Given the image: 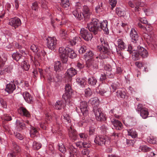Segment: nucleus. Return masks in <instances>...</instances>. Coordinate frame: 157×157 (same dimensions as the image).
<instances>
[{
  "mask_svg": "<svg viewBox=\"0 0 157 157\" xmlns=\"http://www.w3.org/2000/svg\"><path fill=\"white\" fill-rule=\"evenodd\" d=\"M18 113L21 115L27 117H29L30 114L27 110L23 107H20L18 110Z\"/></svg>",
  "mask_w": 157,
  "mask_h": 157,
  "instance_id": "obj_20",
  "label": "nucleus"
},
{
  "mask_svg": "<svg viewBox=\"0 0 157 157\" xmlns=\"http://www.w3.org/2000/svg\"><path fill=\"white\" fill-rule=\"evenodd\" d=\"M45 119L47 121L46 123L44 121H42L40 124V127L44 130H45L46 128L47 124L49 123L52 120V117L49 113H48L46 114Z\"/></svg>",
  "mask_w": 157,
  "mask_h": 157,
  "instance_id": "obj_15",
  "label": "nucleus"
},
{
  "mask_svg": "<svg viewBox=\"0 0 157 157\" xmlns=\"http://www.w3.org/2000/svg\"><path fill=\"white\" fill-rule=\"evenodd\" d=\"M38 71L40 73V78H45V71H43L42 69L40 68H39Z\"/></svg>",
  "mask_w": 157,
  "mask_h": 157,
  "instance_id": "obj_63",
  "label": "nucleus"
},
{
  "mask_svg": "<svg viewBox=\"0 0 157 157\" xmlns=\"http://www.w3.org/2000/svg\"><path fill=\"white\" fill-rule=\"evenodd\" d=\"M90 151L88 149H85L82 151V153L83 155V157H86L89 156Z\"/></svg>",
  "mask_w": 157,
  "mask_h": 157,
  "instance_id": "obj_52",
  "label": "nucleus"
},
{
  "mask_svg": "<svg viewBox=\"0 0 157 157\" xmlns=\"http://www.w3.org/2000/svg\"><path fill=\"white\" fill-rule=\"evenodd\" d=\"M140 115L143 118H146L148 117V115L147 109L146 108L143 109L141 111V112H140Z\"/></svg>",
  "mask_w": 157,
  "mask_h": 157,
  "instance_id": "obj_31",
  "label": "nucleus"
},
{
  "mask_svg": "<svg viewBox=\"0 0 157 157\" xmlns=\"http://www.w3.org/2000/svg\"><path fill=\"white\" fill-rule=\"evenodd\" d=\"M21 66L23 67V69L25 71H28L29 69L30 66L27 60H25L22 62Z\"/></svg>",
  "mask_w": 157,
  "mask_h": 157,
  "instance_id": "obj_37",
  "label": "nucleus"
},
{
  "mask_svg": "<svg viewBox=\"0 0 157 157\" xmlns=\"http://www.w3.org/2000/svg\"><path fill=\"white\" fill-rule=\"evenodd\" d=\"M59 151L63 153H64L66 151V149L64 145L62 143L59 144Z\"/></svg>",
  "mask_w": 157,
  "mask_h": 157,
  "instance_id": "obj_45",
  "label": "nucleus"
},
{
  "mask_svg": "<svg viewBox=\"0 0 157 157\" xmlns=\"http://www.w3.org/2000/svg\"><path fill=\"white\" fill-rule=\"evenodd\" d=\"M84 92L85 96L86 97H90L92 94L91 90L89 88L85 89Z\"/></svg>",
  "mask_w": 157,
  "mask_h": 157,
  "instance_id": "obj_44",
  "label": "nucleus"
},
{
  "mask_svg": "<svg viewBox=\"0 0 157 157\" xmlns=\"http://www.w3.org/2000/svg\"><path fill=\"white\" fill-rule=\"evenodd\" d=\"M20 52L21 53L22 56H25L28 54V52L27 51H26L24 49H21L19 50Z\"/></svg>",
  "mask_w": 157,
  "mask_h": 157,
  "instance_id": "obj_61",
  "label": "nucleus"
},
{
  "mask_svg": "<svg viewBox=\"0 0 157 157\" xmlns=\"http://www.w3.org/2000/svg\"><path fill=\"white\" fill-rule=\"evenodd\" d=\"M38 71L40 73V78H45V71H43L42 69L40 68H39Z\"/></svg>",
  "mask_w": 157,
  "mask_h": 157,
  "instance_id": "obj_62",
  "label": "nucleus"
},
{
  "mask_svg": "<svg viewBox=\"0 0 157 157\" xmlns=\"http://www.w3.org/2000/svg\"><path fill=\"white\" fill-rule=\"evenodd\" d=\"M0 103L3 107L4 108H7V103L6 101L3 100V99L2 98H0Z\"/></svg>",
  "mask_w": 157,
  "mask_h": 157,
  "instance_id": "obj_53",
  "label": "nucleus"
},
{
  "mask_svg": "<svg viewBox=\"0 0 157 157\" xmlns=\"http://www.w3.org/2000/svg\"><path fill=\"white\" fill-rule=\"evenodd\" d=\"M94 111L96 118L98 121H102L105 119V116L102 113L100 109L95 108L94 109Z\"/></svg>",
  "mask_w": 157,
  "mask_h": 157,
  "instance_id": "obj_13",
  "label": "nucleus"
},
{
  "mask_svg": "<svg viewBox=\"0 0 157 157\" xmlns=\"http://www.w3.org/2000/svg\"><path fill=\"white\" fill-rule=\"evenodd\" d=\"M117 42L118 47L121 50H124L126 48V45L122 39H118L117 40Z\"/></svg>",
  "mask_w": 157,
  "mask_h": 157,
  "instance_id": "obj_27",
  "label": "nucleus"
},
{
  "mask_svg": "<svg viewBox=\"0 0 157 157\" xmlns=\"http://www.w3.org/2000/svg\"><path fill=\"white\" fill-rule=\"evenodd\" d=\"M88 82L89 84L91 86L95 85L97 82V80L93 77H91L88 78Z\"/></svg>",
  "mask_w": 157,
  "mask_h": 157,
  "instance_id": "obj_33",
  "label": "nucleus"
},
{
  "mask_svg": "<svg viewBox=\"0 0 157 157\" xmlns=\"http://www.w3.org/2000/svg\"><path fill=\"white\" fill-rule=\"evenodd\" d=\"M87 25L89 31L93 32L94 34H97L98 31H101V28L99 26V22L96 19L92 20L90 22L87 23Z\"/></svg>",
  "mask_w": 157,
  "mask_h": 157,
  "instance_id": "obj_7",
  "label": "nucleus"
},
{
  "mask_svg": "<svg viewBox=\"0 0 157 157\" xmlns=\"http://www.w3.org/2000/svg\"><path fill=\"white\" fill-rule=\"evenodd\" d=\"M80 108L82 114V118L84 121L79 122L78 125L80 126H85L86 123L85 121H87L89 117L88 109L87 103L85 101L81 102L80 104Z\"/></svg>",
  "mask_w": 157,
  "mask_h": 157,
  "instance_id": "obj_5",
  "label": "nucleus"
},
{
  "mask_svg": "<svg viewBox=\"0 0 157 157\" xmlns=\"http://www.w3.org/2000/svg\"><path fill=\"white\" fill-rule=\"evenodd\" d=\"M77 73L76 70L73 68L68 69L65 75V82H71L72 77Z\"/></svg>",
  "mask_w": 157,
  "mask_h": 157,
  "instance_id": "obj_10",
  "label": "nucleus"
},
{
  "mask_svg": "<svg viewBox=\"0 0 157 157\" xmlns=\"http://www.w3.org/2000/svg\"><path fill=\"white\" fill-rule=\"evenodd\" d=\"M21 24V21L20 19L17 17L12 18L9 21V25L15 29L18 27Z\"/></svg>",
  "mask_w": 157,
  "mask_h": 157,
  "instance_id": "obj_14",
  "label": "nucleus"
},
{
  "mask_svg": "<svg viewBox=\"0 0 157 157\" xmlns=\"http://www.w3.org/2000/svg\"><path fill=\"white\" fill-rule=\"evenodd\" d=\"M33 10H36L38 8V4L36 2H35L32 3V7Z\"/></svg>",
  "mask_w": 157,
  "mask_h": 157,
  "instance_id": "obj_60",
  "label": "nucleus"
},
{
  "mask_svg": "<svg viewBox=\"0 0 157 157\" xmlns=\"http://www.w3.org/2000/svg\"><path fill=\"white\" fill-rule=\"evenodd\" d=\"M62 68V66L61 63L60 61H57L56 62L55 66L54 69L55 71H58L60 70Z\"/></svg>",
  "mask_w": 157,
  "mask_h": 157,
  "instance_id": "obj_40",
  "label": "nucleus"
},
{
  "mask_svg": "<svg viewBox=\"0 0 157 157\" xmlns=\"http://www.w3.org/2000/svg\"><path fill=\"white\" fill-rule=\"evenodd\" d=\"M128 135L133 138H136L137 136L136 132L134 129H129L128 130Z\"/></svg>",
  "mask_w": 157,
  "mask_h": 157,
  "instance_id": "obj_28",
  "label": "nucleus"
},
{
  "mask_svg": "<svg viewBox=\"0 0 157 157\" xmlns=\"http://www.w3.org/2000/svg\"><path fill=\"white\" fill-rule=\"evenodd\" d=\"M41 145L40 143L35 141L33 143V148L34 150H37L41 147Z\"/></svg>",
  "mask_w": 157,
  "mask_h": 157,
  "instance_id": "obj_39",
  "label": "nucleus"
},
{
  "mask_svg": "<svg viewBox=\"0 0 157 157\" xmlns=\"http://www.w3.org/2000/svg\"><path fill=\"white\" fill-rule=\"evenodd\" d=\"M46 78L49 82H52L54 81L53 77L52 75L51 74L49 73L47 75Z\"/></svg>",
  "mask_w": 157,
  "mask_h": 157,
  "instance_id": "obj_54",
  "label": "nucleus"
},
{
  "mask_svg": "<svg viewBox=\"0 0 157 157\" xmlns=\"http://www.w3.org/2000/svg\"><path fill=\"white\" fill-rule=\"evenodd\" d=\"M59 34L63 38L67 37V31L63 29H62L60 30Z\"/></svg>",
  "mask_w": 157,
  "mask_h": 157,
  "instance_id": "obj_43",
  "label": "nucleus"
},
{
  "mask_svg": "<svg viewBox=\"0 0 157 157\" xmlns=\"http://www.w3.org/2000/svg\"><path fill=\"white\" fill-rule=\"evenodd\" d=\"M146 39H147V41L148 42H151L153 40V36L152 35H149L146 34Z\"/></svg>",
  "mask_w": 157,
  "mask_h": 157,
  "instance_id": "obj_55",
  "label": "nucleus"
},
{
  "mask_svg": "<svg viewBox=\"0 0 157 157\" xmlns=\"http://www.w3.org/2000/svg\"><path fill=\"white\" fill-rule=\"evenodd\" d=\"M65 89V93L63 95V98L67 104L72 105L73 101L71 98V96L72 94L73 90L70 83L66 84Z\"/></svg>",
  "mask_w": 157,
  "mask_h": 157,
  "instance_id": "obj_6",
  "label": "nucleus"
},
{
  "mask_svg": "<svg viewBox=\"0 0 157 157\" xmlns=\"http://www.w3.org/2000/svg\"><path fill=\"white\" fill-rule=\"evenodd\" d=\"M116 13L120 17L123 16L124 14V12L122 11L121 9L117 8L116 9Z\"/></svg>",
  "mask_w": 157,
  "mask_h": 157,
  "instance_id": "obj_49",
  "label": "nucleus"
},
{
  "mask_svg": "<svg viewBox=\"0 0 157 157\" xmlns=\"http://www.w3.org/2000/svg\"><path fill=\"white\" fill-rule=\"evenodd\" d=\"M63 19V17L62 16L58 14L57 15V17L55 18H54V20L52 19H51V22L52 23H53L55 22H54V19H55L56 21H60V20H61Z\"/></svg>",
  "mask_w": 157,
  "mask_h": 157,
  "instance_id": "obj_58",
  "label": "nucleus"
},
{
  "mask_svg": "<svg viewBox=\"0 0 157 157\" xmlns=\"http://www.w3.org/2000/svg\"><path fill=\"white\" fill-rule=\"evenodd\" d=\"M30 49L33 52H35L38 56H40V52H39V48L36 45L34 44H32L30 47Z\"/></svg>",
  "mask_w": 157,
  "mask_h": 157,
  "instance_id": "obj_34",
  "label": "nucleus"
},
{
  "mask_svg": "<svg viewBox=\"0 0 157 157\" xmlns=\"http://www.w3.org/2000/svg\"><path fill=\"white\" fill-rule=\"evenodd\" d=\"M69 149L70 150V156L69 157H74V155H75L77 157H79L78 154H75V153L76 151H77L76 149L72 145H71L70 146Z\"/></svg>",
  "mask_w": 157,
  "mask_h": 157,
  "instance_id": "obj_30",
  "label": "nucleus"
},
{
  "mask_svg": "<svg viewBox=\"0 0 157 157\" xmlns=\"http://www.w3.org/2000/svg\"><path fill=\"white\" fill-rule=\"evenodd\" d=\"M59 52L61 60L63 63H67V56L71 58L74 59L77 56L75 52L68 47H60L59 49Z\"/></svg>",
  "mask_w": 157,
  "mask_h": 157,
  "instance_id": "obj_2",
  "label": "nucleus"
},
{
  "mask_svg": "<svg viewBox=\"0 0 157 157\" xmlns=\"http://www.w3.org/2000/svg\"><path fill=\"white\" fill-rule=\"evenodd\" d=\"M105 138L104 136L101 135L97 136L94 140V142L96 144L101 146L105 144Z\"/></svg>",
  "mask_w": 157,
  "mask_h": 157,
  "instance_id": "obj_16",
  "label": "nucleus"
},
{
  "mask_svg": "<svg viewBox=\"0 0 157 157\" xmlns=\"http://www.w3.org/2000/svg\"><path fill=\"white\" fill-rule=\"evenodd\" d=\"M90 103L94 106V109L97 108L99 105V101L97 98H91L90 100Z\"/></svg>",
  "mask_w": 157,
  "mask_h": 157,
  "instance_id": "obj_25",
  "label": "nucleus"
},
{
  "mask_svg": "<svg viewBox=\"0 0 157 157\" xmlns=\"http://www.w3.org/2000/svg\"><path fill=\"white\" fill-rule=\"evenodd\" d=\"M109 4L112 6V9H113V8L116 6L117 1L116 0H109Z\"/></svg>",
  "mask_w": 157,
  "mask_h": 157,
  "instance_id": "obj_48",
  "label": "nucleus"
},
{
  "mask_svg": "<svg viewBox=\"0 0 157 157\" xmlns=\"http://www.w3.org/2000/svg\"><path fill=\"white\" fill-rule=\"evenodd\" d=\"M130 36L132 42L136 44V45H138L140 44V40L141 39L134 28H132L130 31Z\"/></svg>",
  "mask_w": 157,
  "mask_h": 157,
  "instance_id": "obj_9",
  "label": "nucleus"
},
{
  "mask_svg": "<svg viewBox=\"0 0 157 157\" xmlns=\"http://www.w3.org/2000/svg\"><path fill=\"white\" fill-rule=\"evenodd\" d=\"M68 131L70 137L74 141L76 140L78 138V136L76 131L72 126L70 127V128L68 129Z\"/></svg>",
  "mask_w": 157,
  "mask_h": 157,
  "instance_id": "obj_18",
  "label": "nucleus"
},
{
  "mask_svg": "<svg viewBox=\"0 0 157 157\" xmlns=\"http://www.w3.org/2000/svg\"><path fill=\"white\" fill-rule=\"evenodd\" d=\"M127 51L130 54L132 53V58L135 60L139 59L140 56L142 58H145L147 57L148 53L147 50L143 47L138 45L132 46L130 44L128 45Z\"/></svg>",
  "mask_w": 157,
  "mask_h": 157,
  "instance_id": "obj_1",
  "label": "nucleus"
},
{
  "mask_svg": "<svg viewBox=\"0 0 157 157\" xmlns=\"http://www.w3.org/2000/svg\"><path fill=\"white\" fill-rule=\"evenodd\" d=\"M91 145L89 142L84 141L82 142V147L84 148H89L90 147Z\"/></svg>",
  "mask_w": 157,
  "mask_h": 157,
  "instance_id": "obj_57",
  "label": "nucleus"
},
{
  "mask_svg": "<svg viewBox=\"0 0 157 157\" xmlns=\"http://www.w3.org/2000/svg\"><path fill=\"white\" fill-rule=\"evenodd\" d=\"M102 3L100 2L98 3V5L96 7V10L98 12V11L99 12L101 11L102 9Z\"/></svg>",
  "mask_w": 157,
  "mask_h": 157,
  "instance_id": "obj_56",
  "label": "nucleus"
},
{
  "mask_svg": "<svg viewBox=\"0 0 157 157\" xmlns=\"http://www.w3.org/2000/svg\"><path fill=\"white\" fill-rule=\"evenodd\" d=\"M16 88V86L15 85L14 83L11 82L6 85L5 90L8 93L11 94L15 90Z\"/></svg>",
  "mask_w": 157,
  "mask_h": 157,
  "instance_id": "obj_19",
  "label": "nucleus"
},
{
  "mask_svg": "<svg viewBox=\"0 0 157 157\" xmlns=\"http://www.w3.org/2000/svg\"><path fill=\"white\" fill-rule=\"evenodd\" d=\"M129 6L132 8H134L135 11H139L140 10V8L136 5H134L132 2L130 1L128 2Z\"/></svg>",
  "mask_w": 157,
  "mask_h": 157,
  "instance_id": "obj_38",
  "label": "nucleus"
},
{
  "mask_svg": "<svg viewBox=\"0 0 157 157\" xmlns=\"http://www.w3.org/2000/svg\"><path fill=\"white\" fill-rule=\"evenodd\" d=\"M110 119L112 124L115 129L118 130H121L123 129V125L120 121L115 119H112V118H110Z\"/></svg>",
  "mask_w": 157,
  "mask_h": 157,
  "instance_id": "obj_17",
  "label": "nucleus"
},
{
  "mask_svg": "<svg viewBox=\"0 0 157 157\" xmlns=\"http://www.w3.org/2000/svg\"><path fill=\"white\" fill-rule=\"evenodd\" d=\"M83 13H81V10L79 8L76 9L72 12V13L75 17L79 20H81L84 18L86 21L90 17L91 12L88 7L86 6H84L82 9Z\"/></svg>",
  "mask_w": 157,
  "mask_h": 157,
  "instance_id": "obj_3",
  "label": "nucleus"
},
{
  "mask_svg": "<svg viewBox=\"0 0 157 157\" xmlns=\"http://www.w3.org/2000/svg\"><path fill=\"white\" fill-rule=\"evenodd\" d=\"M80 138L83 140H86L88 137V135L84 133H80L78 134Z\"/></svg>",
  "mask_w": 157,
  "mask_h": 157,
  "instance_id": "obj_51",
  "label": "nucleus"
},
{
  "mask_svg": "<svg viewBox=\"0 0 157 157\" xmlns=\"http://www.w3.org/2000/svg\"><path fill=\"white\" fill-rule=\"evenodd\" d=\"M77 82L81 86H84L86 84V78H80L77 79Z\"/></svg>",
  "mask_w": 157,
  "mask_h": 157,
  "instance_id": "obj_42",
  "label": "nucleus"
},
{
  "mask_svg": "<svg viewBox=\"0 0 157 157\" xmlns=\"http://www.w3.org/2000/svg\"><path fill=\"white\" fill-rule=\"evenodd\" d=\"M94 55V53L91 51H89L87 52L85 55H84V57L86 61L88 59H93L92 57Z\"/></svg>",
  "mask_w": 157,
  "mask_h": 157,
  "instance_id": "obj_32",
  "label": "nucleus"
},
{
  "mask_svg": "<svg viewBox=\"0 0 157 157\" xmlns=\"http://www.w3.org/2000/svg\"><path fill=\"white\" fill-rule=\"evenodd\" d=\"M80 35L85 40L87 41L91 40L93 37L92 35L90 32L84 28L81 29Z\"/></svg>",
  "mask_w": 157,
  "mask_h": 157,
  "instance_id": "obj_11",
  "label": "nucleus"
},
{
  "mask_svg": "<svg viewBox=\"0 0 157 157\" xmlns=\"http://www.w3.org/2000/svg\"><path fill=\"white\" fill-rule=\"evenodd\" d=\"M38 133L37 130L34 127H33L30 131V134L32 137L35 136Z\"/></svg>",
  "mask_w": 157,
  "mask_h": 157,
  "instance_id": "obj_41",
  "label": "nucleus"
},
{
  "mask_svg": "<svg viewBox=\"0 0 157 157\" xmlns=\"http://www.w3.org/2000/svg\"><path fill=\"white\" fill-rule=\"evenodd\" d=\"M23 97L25 101L28 103H31L33 99L32 97L29 93L25 92L23 93Z\"/></svg>",
  "mask_w": 157,
  "mask_h": 157,
  "instance_id": "obj_22",
  "label": "nucleus"
},
{
  "mask_svg": "<svg viewBox=\"0 0 157 157\" xmlns=\"http://www.w3.org/2000/svg\"><path fill=\"white\" fill-rule=\"evenodd\" d=\"M15 135L16 138L20 140H22L24 138V136H23L19 133H15Z\"/></svg>",
  "mask_w": 157,
  "mask_h": 157,
  "instance_id": "obj_59",
  "label": "nucleus"
},
{
  "mask_svg": "<svg viewBox=\"0 0 157 157\" xmlns=\"http://www.w3.org/2000/svg\"><path fill=\"white\" fill-rule=\"evenodd\" d=\"M147 140L150 144H157V138L156 137L152 136L149 137L147 138Z\"/></svg>",
  "mask_w": 157,
  "mask_h": 157,
  "instance_id": "obj_35",
  "label": "nucleus"
},
{
  "mask_svg": "<svg viewBox=\"0 0 157 157\" xmlns=\"http://www.w3.org/2000/svg\"><path fill=\"white\" fill-rule=\"evenodd\" d=\"M47 46L51 50H54L56 48L57 40L54 37H48L46 39Z\"/></svg>",
  "mask_w": 157,
  "mask_h": 157,
  "instance_id": "obj_12",
  "label": "nucleus"
},
{
  "mask_svg": "<svg viewBox=\"0 0 157 157\" xmlns=\"http://www.w3.org/2000/svg\"><path fill=\"white\" fill-rule=\"evenodd\" d=\"M100 41L102 46H98V49L101 53L99 56V57L101 59L107 58L108 57V55L109 52L108 43L106 40H105L103 37L100 38Z\"/></svg>",
  "mask_w": 157,
  "mask_h": 157,
  "instance_id": "obj_4",
  "label": "nucleus"
},
{
  "mask_svg": "<svg viewBox=\"0 0 157 157\" xmlns=\"http://www.w3.org/2000/svg\"><path fill=\"white\" fill-rule=\"evenodd\" d=\"M98 61L91 59H88L86 62V67L89 70L94 74L98 70Z\"/></svg>",
  "mask_w": 157,
  "mask_h": 157,
  "instance_id": "obj_8",
  "label": "nucleus"
},
{
  "mask_svg": "<svg viewBox=\"0 0 157 157\" xmlns=\"http://www.w3.org/2000/svg\"><path fill=\"white\" fill-rule=\"evenodd\" d=\"M63 117L64 120L65 121L67 122L68 123L71 122V121L68 115L67 114L63 115Z\"/></svg>",
  "mask_w": 157,
  "mask_h": 157,
  "instance_id": "obj_64",
  "label": "nucleus"
},
{
  "mask_svg": "<svg viewBox=\"0 0 157 157\" xmlns=\"http://www.w3.org/2000/svg\"><path fill=\"white\" fill-rule=\"evenodd\" d=\"M16 124V128L18 131H21L25 128V124L24 123L21 122L19 120H17Z\"/></svg>",
  "mask_w": 157,
  "mask_h": 157,
  "instance_id": "obj_24",
  "label": "nucleus"
},
{
  "mask_svg": "<svg viewBox=\"0 0 157 157\" xmlns=\"http://www.w3.org/2000/svg\"><path fill=\"white\" fill-rule=\"evenodd\" d=\"M117 95L118 97L124 98L126 95L125 90L124 89H119L117 92Z\"/></svg>",
  "mask_w": 157,
  "mask_h": 157,
  "instance_id": "obj_26",
  "label": "nucleus"
},
{
  "mask_svg": "<svg viewBox=\"0 0 157 157\" xmlns=\"http://www.w3.org/2000/svg\"><path fill=\"white\" fill-rule=\"evenodd\" d=\"M7 58L4 56L0 58V67L3 66Z\"/></svg>",
  "mask_w": 157,
  "mask_h": 157,
  "instance_id": "obj_46",
  "label": "nucleus"
},
{
  "mask_svg": "<svg viewBox=\"0 0 157 157\" xmlns=\"http://www.w3.org/2000/svg\"><path fill=\"white\" fill-rule=\"evenodd\" d=\"M61 4L62 7L64 8H67L70 6L69 0H61Z\"/></svg>",
  "mask_w": 157,
  "mask_h": 157,
  "instance_id": "obj_36",
  "label": "nucleus"
},
{
  "mask_svg": "<svg viewBox=\"0 0 157 157\" xmlns=\"http://www.w3.org/2000/svg\"><path fill=\"white\" fill-rule=\"evenodd\" d=\"M140 149L143 152H146L150 151L151 148L146 145H143L140 147Z\"/></svg>",
  "mask_w": 157,
  "mask_h": 157,
  "instance_id": "obj_47",
  "label": "nucleus"
},
{
  "mask_svg": "<svg viewBox=\"0 0 157 157\" xmlns=\"http://www.w3.org/2000/svg\"><path fill=\"white\" fill-rule=\"evenodd\" d=\"M119 83L117 82L116 83H113L111 85V87L113 90V91L114 92L115 90L119 87Z\"/></svg>",
  "mask_w": 157,
  "mask_h": 157,
  "instance_id": "obj_50",
  "label": "nucleus"
},
{
  "mask_svg": "<svg viewBox=\"0 0 157 157\" xmlns=\"http://www.w3.org/2000/svg\"><path fill=\"white\" fill-rule=\"evenodd\" d=\"M65 105L63 102L62 101H58L56 103L55 107L56 109L60 110L64 108Z\"/></svg>",
  "mask_w": 157,
  "mask_h": 157,
  "instance_id": "obj_23",
  "label": "nucleus"
},
{
  "mask_svg": "<svg viewBox=\"0 0 157 157\" xmlns=\"http://www.w3.org/2000/svg\"><path fill=\"white\" fill-rule=\"evenodd\" d=\"M99 27L101 28V31L102 29L106 33L108 31V29L107 27V21L106 20H104L102 21L101 23H99Z\"/></svg>",
  "mask_w": 157,
  "mask_h": 157,
  "instance_id": "obj_21",
  "label": "nucleus"
},
{
  "mask_svg": "<svg viewBox=\"0 0 157 157\" xmlns=\"http://www.w3.org/2000/svg\"><path fill=\"white\" fill-rule=\"evenodd\" d=\"M13 59L17 61H18L21 58L22 55L18 52H16L13 53L12 55Z\"/></svg>",
  "mask_w": 157,
  "mask_h": 157,
  "instance_id": "obj_29",
  "label": "nucleus"
}]
</instances>
